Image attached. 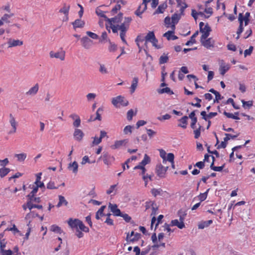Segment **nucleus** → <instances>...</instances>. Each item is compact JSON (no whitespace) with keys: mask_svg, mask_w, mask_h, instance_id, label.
<instances>
[{"mask_svg":"<svg viewBox=\"0 0 255 255\" xmlns=\"http://www.w3.org/2000/svg\"><path fill=\"white\" fill-rule=\"evenodd\" d=\"M112 103L116 108H120V106H127L128 105V101L124 97L118 96L112 99Z\"/></svg>","mask_w":255,"mask_h":255,"instance_id":"obj_1","label":"nucleus"},{"mask_svg":"<svg viewBox=\"0 0 255 255\" xmlns=\"http://www.w3.org/2000/svg\"><path fill=\"white\" fill-rule=\"evenodd\" d=\"M145 42H150L152 46L157 49L160 48V46L157 45L158 40L156 38L153 31H149L147 35L145 36Z\"/></svg>","mask_w":255,"mask_h":255,"instance_id":"obj_2","label":"nucleus"},{"mask_svg":"<svg viewBox=\"0 0 255 255\" xmlns=\"http://www.w3.org/2000/svg\"><path fill=\"white\" fill-rule=\"evenodd\" d=\"M200 42L201 44L208 49H210L214 47L215 41L212 38L202 39V37H201Z\"/></svg>","mask_w":255,"mask_h":255,"instance_id":"obj_3","label":"nucleus"},{"mask_svg":"<svg viewBox=\"0 0 255 255\" xmlns=\"http://www.w3.org/2000/svg\"><path fill=\"white\" fill-rule=\"evenodd\" d=\"M226 137L224 138V141H222L221 144L218 145L217 146V149H220L221 148H225L227 146V142L229 140V136L232 138V139H235L237 138L239 135V133L236 134V135H232L230 133H225Z\"/></svg>","mask_w":255,"mask_h":255,"instance_id":"obj_4","label":"nucleus"},{"mask_svg":"<svg viewBox=\"0 0 255 255\" xmlns=\"http://www.w3.org/2000/svg\"><path fill=\"white\" fill-rule=\"evenodd\" d=\"M81 42L83 47L87 49H90L93 43L92 40L87 36H84L81 39Z\"/></svg>","mask_w":255,"mask_h":255,"instance_id":"obj_5","label":"nucleus"},{"mask_svg":"<svg viewBox=\"0 0 255 255\" xmlns=\"http://www.w3.org/2000/svg\"><path fill=\"white\" fill-rule=\"evenodd\" d=\"M9 122L12 127V129L11 130H10L8 132V134H12V133H14L16 132L17 124L15 121V119L14 116L12 115V114H10L9 115Z\"/></svg>","mask_w":255,"mask_h":255,"instance_id":"obj_6","label":"nucleus"},{"mask_svg":"<svg viewBox=\"0 0 255 255\" xmlns=\"http://www.w3.org/2000/svg\"><path fill=\"white\" fill-rule=\"evenodd\" d=\"M49 54L51 58H58L62 61L65 59V52L63 50L55 53L53 51H50Z\"/></svg>","mask_w":255,"mask_h":255,"instance_id":"obj_7","label":"nucleus"},{"mask_svg":"<svg viewBox=\"0 0 255 255\" xmlns=\"http://www.w3.org/2000/svg\"><path fill=\"white\" fill-rule=\"evenodd\" d=\"M109 208L110 209L111 211L113 213V215L115 216H120L122 215V212L118 208L117 204H112L110 203L109 205Z\"/></svg>","mask_w":255,"mask_h":255,"instance_id":"obj_8","label":"nucleus"},{"mask_svg":"<svg viewBox=\"0 0 255 255\" xmlns=\"http://www.w3.org/2000/svg\"><path fill=\"white\" fill-rule=\"evenodd\" d=\"M84 136V132L79 128H75L74 133L73 136L76 140L78 141H80L82 140L83 137Z\"/></svg>","mask_w":255,"mask_h":255,"instance_id":"obj_9","label":"nucleus"},{"mask_svg":"<svg viewBox=\"0 0 255 255\" xmlns=\"http://www.w3.org/2000/svg\"><path fill=\"white\" fill-rule=\"evenodd\" d=\"M212 29L209 25L207 23L204 27H203V32H201L202 34L201 36L202 39H206L209 36L210 33Z\"/></svg>","mask_w":255,"mask_h":255,"instance_id":"obj_10","label":"nucleus"},{"mask_svg":"<svg viewBox=\"0 0 255 255\" xmlns=\"http://www.w3.org/2000/svg\"><path fill=\"white\" fill-rule=\"evenodd\" d=\"M101 157L103 158L104 163L106 165H109L112 161L115 160L114 156H111L108 152L104 153L103 156L100 158Z\"/></svg>","mask_w":255,"mask_h":255,"instance_id":"obj_11","label":"nucleus"},{"mask_svg":"<svg viewBox=\"0 0 255 255\" xmlns=\"http://www.w3.org/2000/svg\"><path fill=\"white\" fill-rule=\"evenodd\" d=\"M156 173L160 178L164 177L165 175L164 167L161 164L157 165L156 167Z\"/></svg>","mask_w":255,"mask_h":255,"instance_id":"obj_12","label":"nucleus"},{"mask_svg":"<svg viewBox=\"0 0 255 255\" xmlns=\"http://www.w3.org/2000/svg\"><path fill=\"white\" fill-rule=\"evenodd\" d=\"M80 221V220L78 219H73L72 218H70L67 221V223L71 228L72 229H75L76 230L78 229V224H79Z\"/></svg>","mask_w":255,"mask_h":255,"instance_id":"obj_13","label":"nucleus"},{"mask_svg":"<svg viewBox=\"0 0 255 255\" xmlns=\"http://www.w3.org/2000/svg\"><path fill=\"white\" fill-rule=\"evenodd\" d=\"M7 44H8V48H10L17 46H21L23 44V42L18 39L15 40L9 38L8 40Z\"/></svg>","mask_w":255,"mask_h":255,"instance_id":"obj_14","label":"nucleus"},{"mask_svg":"<svg viewBox=\"0 0 255 255\" xmlns=\"http://www.w3.org/2000/svg\"><path fill=\"white\" fill-rule=\"evenodd\" d=\"M123 13L122 12H120L116 16L111 18H107V21H108L110 23L112 22L114 23H120L122 21L123 19Z\"/></svg>","mask_w":255,"mask_h":255,"instance_id":"obj_15","label":"nucleus"},{"mask_svg":"<svg viewBox=\"0 0 255 255\" xmlns=\"http://www.w3.org/2000/svg\"><path fill=\"white\" fill-rule=\"evenodd\" d=\"M73 28L76 30L77 28H83L85 24V21L82 20L80 18L76 19L74 22L72 23Z\"/></svg>","mask_w":255,"mask_h":255,"instance_id":"obj_16","label":"nucleus"},{"mask_svg":"<svg viewBox=\"0 0 255 255\" xmlns=\"http://www.w3.org/2000/svg\"><path fill=\"white\" fill-rule=\"evenodd\" d=\"M128 142V140L127 139L121 140H116L115 142V144L111 146V148L113 149H118L123 145L127 144Z\"/></svg>","mask_w":255,"mask_h":255,"instance_id":"obj_17","label":"nucleus"},{"mask_svg":"<svg viewBox=\"0 0 255 255\" xmlns=\"http://www.w3.org/2000/svg\"><path fill=\"white\" fill-rule=\"evenodd\" d=\"M230 65L228 64H226L225 63H224L223 61H222L220 67V74L222 75H224L230 69Z\"/></svg>","mask_w":255,"mask_h":255,"instance_id":"obj_18","label":"nucleus"},{"mask_svg":"<svg viewBox=\"0 0 255 255\" xmlns=\"http://www.w3.org/2000/svg\"><path fill=\"white\" fill-rule=\"evenodd\" d=\"M174 31H168L163 34V36L166 37L168 40H176L178 39V37L174 35Z\"/></svg>","mask_w":255,"mask_h":255,"instance_id":"obj_19","label":"nucleus"},{"mask_svg":"<svg viewBox=\"0 0 255 255\" xmlns=\"http://www.w3.org/2000/svg\"><path fill=\"white\" fill-rule=\"evenodd\" d=\"M167 7V4L166 1H165L158 6L157 9L154 12L153 14L163 13Z\"/></svg>","mask_w":255,"mask_h":255,"instance_id":"obj_20","label":"nucleus"},{"mask_svg":"<svg viewBox=\"0 0 255 255\" xmlns=\"http://www.w3.org/2000/svg\"><path fill=\"white\" fill-rule=\"evenodd\" d=\"M70 8V5L69 4H67L66 3H64L63 6L60 9L59 12L60 13H63L66 16V20L68 19V14Z\"/></svg>","mask_w":255,"mask_h":255,"instance_id":"obj_21","label":"nucleus"},{"mask_svg":"<svg viewBox=\"0 0 255 255\" xmlns=\"http://www.w3.org/2000/svg\"><path fill=\"white\" fill-rule=\"evenodd\" d=\"M188 119V117L186 116H184L182 117L178 120L180 124H178V126L181 127L184 129L186 128H187Z\"/></svg>","mask_w":255,"mask_h":255,"instance_id":"obj_22","label":"nucleus"},{"mask_svg":"<svg viewBox=\"0 0 255 255\" xmlns=\"http://www.w3.org/2000/svg\"><path fill=\"white\" fill-rule=\"evenodd\" d=\"M39 89V85L36 83L33 87L30 88V89L26 93L27 95H35L37 93Z\"/></svg>","mask_w":255,"mask_h":255,"instance_id":"obj_23","label":"nucleus"},{"mask_svg":"<svg viewBox=\"0 0 255 255\" xmlns=\"http://www.w3.org/2000/svg\"><path fill=\"white\" fill-rule=\"evenodd\" d=\"M138 82V79L137 77H134L133 78L132 84L130 86V93L132 94L135 92V90L137 86V84Z\"/></svg>","mask_w":255,"mask_h":255,"instance_id":"obj_24","label":"nucleus"},{"mask_svg":"<svg viewBox=\"0 0 255 255\" xmlns=\"http://www.w3.org/2000/svg\"><path fill=\"white\" fill-rule=\"evenodd\" d=\"M78 164L76 161H74L69 164L68 168L72 170L74 173H77L78 172Z\"/></svg>","mask_w":255,"mask_h":255,"instance_id":"obj_25","label":"nucleus"},{"mask_svg":"<svg viewBox=\"0 0 255 255\" xmlns=\"http://www.w3.org/2000/svg\"><path fill=\"white\" fill-rule=\"evenodd\" d=\"M59 202L57 205L58 208L62 206V205L67 206L68 205V202L65 199V197L62 195H59Z\"/></svg>","mask_w":255,"mask_h":255,"instance_id":"obj_26","label":"nucleus"},{"mask_svg":"<svg viewBox=\"0 0 255 255\" xmlns=\"http://www.w3.org/2000/svg\"><path fill=\"white\" fill-rule=\"evenodd\" d=\"M198 31H196L191 37L190 40L187 41L185 43V45L187 46H189L191 44L195 43L196 42V40H195V37L198 35Z\"/></svg>","mask_w":255,"mask_h":255,"instance_id":"obj_27","label":"nucleus"},{"mask_svg":"<svg viewBox=\"0 0 255 255\" xmlns=\"http://www.w3.org/2000/svg\"><path fill=\"white\" fill-rule=\"evenodd\" d=\"M157 91L159 94L167 93L170 95L174 94L173 92L169 87L158 89Z\"/></svg>","mask_w":255,"mask_h":255,"instance_id":"obj_28","label":"nucleus"},{"mask_svg":"<svg viewBox=\"0 0 255 255\" xmlns=\"http://www.w3.org/2000/svg\"><path fill=\"white\" fill-rule=\"evenodd\" d=\"M223 114L228 118H231L234 120H240V118L239 117H236V115H238L239 114V112H235V114L233 115L232 113H228L226 111H224Z\"/></svg>","mask_w":255,"mask_h":255,"instance_id":"obj_29","label":"nucleus"},{"mask_svg":"<svg viewBox=\"0 0 255 255\" xmlns=\"http://www.w3.org/2000/svg\"><path fill=\"white\" fill-rule=\"evenodd\" d=\"M78 225L79 228L78 229H79V230L85 233H88L89 232V228L85 226L82 221L80 220L79 224H78Z\"/></svg>","mask_w":255,"mask_h":255,"instance_id":"obj_30","label":"nucleus"},{"mask_svg":"<svg viewBox=\"0 0 255 255\" xmlns=\"http://www.w3.org/2000/svg\"><path fill=\"white\" fill-rule=\"evenodd\" d=\"M181 14H179L177 13H174L171 17L172 23L173 24H177L181 18Z\"/></svg>","mask_w":255,"mask_h":255,"instance_id":"obj_31","label":"nucleus"},{"mask_svg":"<svg viewBox=\"0 0 255 255\" xmlns=\"http://www.w3.org/2000/svg\"><path fill=\"white\" fill-rule=\"evenodd\" d=\"M110 45L109 46V51L110 52H114L117 50V45L114 42L111 41L110 39H108Z\"/></svg>","mask_w":255,"mask_h":255,"instance_id":"obj_32","label":"nucleus"},{"mask_svg":"<svg viewBox=\"0 0 255 255\" xmlns=\"http://www.w3.org/2000/svg\"><path fill=\"white\" fill-rule=\"evenodd\" d=\"M201 130H204L203 127L201 125H199V128L193 131L194 138L195 139H197L200 137Z\"/></svg>","mask_w":255,"mask_h":255,"instance_id":"obj_33","label":"nucleus"},{"mask_svg":"<svg viewBox=\"0 0 255 255\" xmlns=\"http://www.w3.org/2000/svg\"><path fill=\"white\" fill-rule=\"evenodd\" d=\"M103 111H104L103 107L99 108L96 111V117L95 118V120H98V121H101L102 120L101 115L103 113Z\"/></svg>","mask_w":255,"mask_h":255,"instance_id":"obj_34","label":"nucleus"},{"mask_svg":"<svg viewBox=\"0 0 255 255\" xmlns=\"http://www.w3.org/2000/svg\"><path fill=\"white\" fill-rule=\"evenodd\" d=\"M10 170L6 167H2L0 168V176L1 178H3L9 172Z\"/></svg>","mask_w":255,"mask_h":255,"instance_id":"obj_35","label":"nucleus"},{"mask_svg":"<svg viewBox=\"0 0 255 255\" xmlns=\"http://www.w3.org/2000/svg\"><path fill=\"white\" fill-rule=\"evenodd\" d=\"M50 231L58 234H61L62 233V230L61 228L56 225H52L50 227Z\"/></svg>","mask_w":255,"mask_h":255,"instance_id":"obj_36","label":"nucleus"},{"mask_svg":"<svg viewBox=\"0 0 255 255\" xmlns=\"http://www.w3.org/2000/svg\"><path fill=\"white\" fill-rule=\"evenodd\" d=\"M105 11H104L99 8H97L96 10V13L97 15L104 18L105 20L107 21V18H108V17L105 15Z\"/></svg>","mask_w":255,"mask_h":255,"instance_id":"obj_37","label":"nucleus"},{"mask_svg":"<svg viewBox=\"0 0 255 255\" xmlns=\"http://www.w3.org/2000/svg\"><path fill=\"white\" fill-rule=\"evenodd\" d=\"M242 102L243 103V107L245 109H250L253 106V101H245V100H242Z\"/></svg>","mask_w":255,"mask_h":255,"instance_id":"obj_38","label":"nucleus"},{"mask_svg":"<svg viewBox=\"0 0 255 255\" xmlns=\"http://www.w3.org/2000/svg\"><path fill=\"white\" fill-rule=\"evenodd\" d=\"M108 35L106 31H104L102 33L101 37L99 38V42L101 43H105L108 41Z\"/></svg>","mask_w":255,"mask_h":255,"instance_id":"obj_39","label":"nucleus"},{"mask_svg":"<svg viewBox=\"0 0 255 255\" xmlns=\"http://www.w3.org/2000/svg\"><path fill=\"white\" fill-rule=\"evenodd\" d=\"M168 60V57L167 54L165 55V53H163V54L160 57L159 62L160 64H162L167 63Z\"/></svg>","mask_w":255,"mask_h":255,"instance_id":"obj_40","label":"nucleus"},{"mask_svg":"<svg viewBox=\"0 0 255 255\" xmlns=\"http://www.w3.org/2000/svg\"><path fill=\"white\" fill-rule=\"evenodd\" d=\"M30 201L29 202H27V205L28 207V209L31 210L33 208H37L38 209H42L43 208V207L41 205H36L34 204H30Z\"/></svg>","mask_w":255,"mask_h":255,"instance_id":"obj_41","label":"nucleus"},{"mask_svg":"<svg viewBox=\"0 0 255 255\" xmlns=\"http://www.w3.org/2000/svg\"><path fill=\"white\" fill-rule=\"evenodd\" d=\"M118 26L119 27V29L121 30V32H127L129 28V26L124 22L121 25H118Z\"/></svg>","mask_w":255,"mask_h":255,"instance_id":"obj_42","label":"nucleus"},{"mask_svg":"<svg viewBox=\"0 0 255 255\" xmlns=\"http://www.w3.org/2000/svg\"><path fill=\"white\" fill-rule=\"evenodd\" d=\"M209 191V189H208L204 193H200L198 197L201 202L204 201L205 200L207 197L208 192Z\"/></svg>","mask_w":255,"mask_h":255,"instance_id":"obj_43","label":"nucleus"},{"mask_svg":"<svg viewBox=\"0 0 255 255\" xmlns=\"http://www.w3.org/2000/svg\"><path fill=\"white\" fill-rule=\"evenodd\" d=\"M14 15L13 13H10V14H4L0 20H2V21L3 22V21L9 23V21L8 20V18H10L11 17L13 16Z\"/></svg>","mask_w":255,"mask_h":255,"instance_id":"obj_44","label":"nucleus"},{"mask_svg":"<svg viewBox=\"0 0 255 255\" xmlns=\"http://www.w3.org/2000/svg\"><path fill=\"white\" fill-rule=\"evenodd\" d=\"M26 156V154L24 153L16 154L15 155V156L17 158V160L20 162L23 161L25 159Z\"/></svg>","mask_w":255,"mask_h":255,"instance_id":"obj_45","label":"nucleus"},{"mask_svg":"<svg viewBox=\"0 0 255 255\" xmlns=\"http://www.w3.org/2000/svg\"><path fill=\"white\" fill-rule=\"evenodd\" d=\"M162 191V190L161 188L155 189L153 188L151 190V193L154 197H156L158 195H161V192Z\"/></svg>","mask_w":255,"mask_h":255,"instance_id":"obj_46","label":"nucleus"},{"mask_svg":"<svg viewBox=\"0 0 255 255\" xmlns=\"http://www.w3.org/2000/svg\"><path fill=\"white\" fill-rule=\"evenodd\" d=\"M225 166V164H223L221 166H215L213 165V163H212L210 165V168L215 171H221Z\"/></svg>","mask_w":255,"mask_h":255,"instance_id":"obj_47","label":"nucleus"},{"mask_svg":"<svg viewBox=\"0 0 255 255\" xmlns=\"http://www.w3.org/2000/svg\"><path fill=\"white\" fill-rule=\"evenodd\" d=\"M37 188L34 187L33 188L32 190L30 192V193L26 196V197L27 198H29V199L31 200L32 198H33V196H35V195L37 192Z\"/></svg>","mask_w":255,"mask_h":255,"instance_id":"obj_48","label":"nucleus"},{"mask_svg":"<svg viewBox=\"0 0 255 255\" xmlns=\"http://www.w3.org/2000/svg\"><path fill=\"white\" fill-rule=\"evenodd\" d=\"M94 140L92 142L91 146H94L95 145H97L100 144L102 142V139L100 137H97V136H95L92 137Z\"/></svg>","mask_w":255,"mask_h":255,"instance_id":"obj_49","label":"nucleus"},{"mask_svg":"<svg viewBox=\"0 0 255 255\" xmlns=\"http://www.w3.org/2000/svg\"><path fill=\"white\" fill-rule=\"evenodd\" d=\"M194 100H195L197 102L196 103L194 104L193 103H189V104L197 108H200L201 107V105L200 104V102H201V100L198 97L194 98Z\"/></svg>","mask_w":255,"mask_h":255,"instance_id":"obj_50","label":"nucleus"},{"mask_svg":"<svg viewBox=\"0 0 255 255\" xmlns=\"http://www.w3.org/2000/svg\"><path fill=\"white\" fill-rule=\"evenodd\" d=\"M250 12H247L245 13V16H243V18L245 21V25L247 26L249 24L250 22Z\"/></svg>","mask_w":255,"mask_h":255,"instance_id":"obj_51","label":"nucleus"},{"mask_svg":"<svg viewBox=\"0 0 255 255\" xmlns=\"http://www.w3.org/2000/svg\"><path fill=\"white\" fill-rule=\"evenodd\" d=\"M137 111H136L135 114H134L133 111L132 109L128 111L127 113V120L128 121H131L134 115H136Z\"/></svg>","mask_w":255,"mask_h":255,"instance_id":"obj_52","label":"nucleus"},{"mask_svg":"<svg viewBox=\"0 0 255 255\" xmlns=\"http://www.w3.org/2000/svg\"><path fill=\"white\" fill-rule=\"evenodd\" d=\"M119 217H123L127 223L130 222L131 220V218L128 214L126 213H122V215H121V216Z\"/></svg>","mask_w":255,"mask_h":255,"instance_id":"obj_53","label":"nucleus"},{"mask_svg":"<svg viewBox=\"0 0 255 255\" xmlns=\"http://www.w3.org/2000/svg\"><path fill=\"white\" fill-rule=\"evenodd\" d=\"M47 188L48 189H57L58 188V186H55L54 181H50L47 184Z\"/></svg>","mask_w":255,"mask_h":255,"instance_id":"obj_54","label":"nucleus"},{"mask_svg":"<svg viewBox=\"0 0 255 255\" xmlns=\"http://www.w3.org/2000/svg\"><path fill=\"white\" fill-rule=\"evenodd\" d=\"M178 215L179 217V220L180 221H184L185 217L186 215V213L183 211L182 210H180L178 212Z\"/></svg>","mask_w":255,"mask_h":255,"instance_id":"obj_55","label":"nucleus"},{"mask_svg":"<svg viewBox=\"0 0 255 255\" xmlns=\"http://www.w3.org/2000/svg\"><path fill=\"white\" fill-rule=\"evenodd\" d=\"M133 236V238L130 240V242H131V243H134L138 241L140 239L141 235L140 233H135Z\"/></svg>","mask_w":255,"mask_h":255,"instance_id":"obj_56","label":"nucleus"},{"mask_svg":"<svg viewBox=\"0 0 255 255\" xmlns=\"http://www.w3.org/2000/svg\"><path fill=\"white\" fill-rule=\"evenodd\" d=\"M86 34H87V35H88L89 37H90L91 38L93 39H98L99 38V36L97 34L93 33L91 31H87Z\"/></svg>","mask_w":255,"mask_h":255,"instance_id":"obj_57","label":"nucleus"},{"mask_svg":"<svg viewBox=\"0 0 255 255\" xmlns=\"http://www.w3.org/2000/svg\"><path fill=\"white\" fill-rule=\"evenodd\" d=\"M141 5H142V4L141 5H140L137 9L134 12V14L140 17H141V14L143 13V12L145 11V10H143V8L142 9V10H140V8L141 7Z\"/></svg>","mask_w":255,"mask_h":255,"instance_id":"obj_58","label":"nucleus"},{"mask_svg":"<svg viewBox=\"0 0 255 255\" xmlns=\"http://www.w3.org/2000/svg\"><path fill=\"white\" fill-rule=\"evenodd\" d=\"M121 8V6L120 4H117L113 7L111 10L112 15H114L115 13H117L118 11L120 10Z\"/></svg>","mask_w":255,"mask_h":255,"instance_id":"obj_59","label":"nucleus"},{"mask_svg":"<svg viewBox=\"0 0 255 255\" xmlns=\"http://www.w3.org/2000/svg\"><path fill=\"white\" fill-rule=\"evenodd\" d=\"M174 155L172 153H169L167 154V157H166V161L167 160L170 162L174 161Z\"/></svg>","mask_w":255,"mask_h":255,"instance_id":"obj_60","label":"nucleus"},{"mask_svg":"<svg viewBox=\"0 0 255 255\" xmlns=\"http://www.w3.org/2000/svg\"><path fill=\"white\" fill-rule=\"evenodd\" d=\"M254 49V47L253 46H250L248 49H246L244 51V56L245 57H247L248 55H250Z\"/></svg>","mask_w":255,"mask_h":255,"instance_id":"obj_61","label":"nucleus"},{"mask_svg":"<svg viewBox=\"0 0 255 255\" xmlns=\"http://www.w3.org/2000/svg\"><path fill=\"white\" fill-rule=\"evenodd\" d=\"M81 125V119L80 117L76 119L73 123V126L74 127L76 128H78Z\"/></svg>","mask_w":255,"mask_h":255,"instance_id":"obj_62","label":"nucleus"},{"mask_svg":"<svg viewBox=\"0 0 255 255\" xmlns=\"http://www.w3.org/2000/svg\"><path fill=\"white\" fill-rule=\"evenodd\" d=\"M209 227L208 224H207V222L206 221H202L200 222L198 225V229H203L205 228Z\"/></svg>","mask_w":255,"mask_h":255,"instance_id":"obj_63","label":"nucleus"},{"mask_svg":"<svg viewBox=\"0 0 255 255\" xmlns=\"http://www.w3.org/2000/svg\"><path fill=\"white\" fill-rule=\"evenodd\" d=\"M253 31L251 28H249L248 30H246L244 34V38L245 39H247L250 36H251L252 34Z\"/></svg>","mask_w":255,"mask_h":255,"instance_id":"obj_64","label":"nucleus"}]
</instances>
